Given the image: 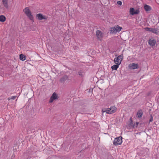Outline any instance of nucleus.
I'll return each instance as SVG.
<instances>
[{
  "instance_id": "nucleus-1",
  "label": "nucleus",
  "mask_w": 159,
  "mask_h": 159,
  "mask_svg": "<svg viewBox=\"0 0 159 159\" xmlns=\"http://www.w3.org/2000/svg\"><path fill=\"white\" fill-rule=\"evenodd\" d=\"M122 29V27L118 25H116L111 28L110 31L112 34H116L119 32Z\"/></svg>"
},
{
  "instance_id": "nucleus-2",
  "label": "nucleus",
  "mask_w": 159,
  "mask_h": 159,
  "mask_svg": "<svg viewBox=\"0 0 159 159\" xmlns=\"http://www.w3.org/2000/svg\"><path fill=\"white\" fill-rule=\"evenodd\" d=\"M116 108L115 107H112L110 108L102 110V112H106L107 114H112L114 113L116 111Z\"/></svg>"
},
{
  "instance_id": "nucleus-3",
  "label": "nucleus",
  "mask_w": 159,
  "mask_h": 159,
  "mask_svg": "<svg viewBox=\"0 0 159 159\" xmlns=\"http://www.w3.org/2000/svg\"><path fill=\"white\" fill-rule=\"evenodd\" d=\"M23 11L30 20H33V17L31 15V12L28 7H26L23 10Z\"/></svg>"
},
{
  "instance_id": "nucleus-4",
  "label": "nucleus",
  "mask_w": 159,
  "mask_h": 159,
  "mask_svg": "<svg viewBox=\"0 0 159 159\" xmlns=\"http://www.w3.org/2000/svg\"><path fill=\"white\" fill-rule=\"evenodd\" d=\"M123 58V54H121L118 56L116 58H115L114 60V63L118 65H120Z\"/></svg>"
},
{
  "instance_id": "nucleus-5",
  "label": "nucleus",
  "mask_w": 159,
  "mask_h": 159,
  "mask_svg": "<svg viewBox=\"0 0 159 159\" xmlns=\"http://www.w3.org/2000/svg\"><path fill=\"white\" fill-rule=\"evenodd\" d=\"M122 137H119L115 138L113 142V144L116 146L120 145L122 142Z\"/></svg>"
},
{
  "instance_id": "nucleus-6",
  "label": "nucleus",
  "mask_w": 159,
  "mask_h": 159,
  "mask_svg": "<svg viewBox=\"0 0 159 159\" xmlns=\"http://www.w3.org/2000/svg\"><path fill=\"white\" fill-rule=\"evenodd\" d=\"M96 35L97 39L101 40L103 36V33L100 30H98L96 31Z\"/></svg>"
},
{
  "instance_id": "nucleus-7",
  "label": "nucleus",
  "mask_w": 159,
  "mask_h": 159,
  "mask_svg": "<svg viewBox=\"0 0 159 159\" xmlns=\"http://www.w3.org/2000/svg\"><path fill=\"white\" fill-rule=\"evenodd\" d=\"M128 68L131 70H135L139 68V65L138 63H130L128 65Z\"/></svg>"
},
{
  "instance_id": "nucleus-8",
  "label": "nucleus",
  "mask_w": 159,
  "mask_h": 159,
  "mask_svg": "<svg viewBox=\"0 0 159 159\" xmlns=\"http://www.w3.org/2000/svg\"><path fill=\"white\" fill-rule=\"evenodd\" d=\"M58 97L57 94L55 92L54 93L50 98L49 101V103L52 102L54 100L57 99H58Z\"/></svg>"
},
{
  "instance_id": "nucleus-9",
  "label": "nucleus",
  "mask_w": 159,
  "mask_h": 159,
  "mask_svg": "<svg viewBox=\"0 0 159 159\" xmlns=\"http://www.w3.org/2000/svg\"><path fill=\"white\" fill-rule=\"evenodd\" d=\"M145 29L147 31H149L156 34H158L159 32L158 30L155 28H146Z\"/></svg>"
},
{
  "instance_id": "nucleus-10",
  "label": "nucleus",
  "mask_w": 159,
  "mask_h": 159,
  "mask_svg": "<svg viewBox=\"0 0 159 159\" xmlns=\"http://www.w3.org/2000/svg\"><path fill=\"white\" fill-rule=\"evenodd\" d=\"M36 17L39 20H42L43 19L47 20V17L45 16H43L41 13L38 14L36 15Z\"/></svg>"
},
{
  "instance_id": "nucleus-11",
  "label": "nucleus",
  "mask_w": 159,
  "mask_h": 159,
  "mask_svg": "<svg viewBox=\"0 0 159 159\" xmlns=\"http://www.w3.org/2000/svg\"><path fill=\"white\" fill-rule=\"evenodd\" d=\"M139 11L138 10H135L133 8H130L129 9V13L131 15H134L138 14Z\"/></svg>"
},
{
  "instance_id": "nucleus-12",
  "label": "nucleus",
  "mask_w": 159,
  "mask_h": 159,
  "mask_svg": "<svg viewBox=\"0 0 159 159\" xmlns=\"http://www.w3.org/2000/svg\"><path fill=\"white\" fill-rule=\"evenodd\" d=\"M156 43V41L153 39H151L149 40L148 43L151 46H153L155 45Z\"/></svg>"
},
{
  "instance_id": "nucleus-13",
  "label": "nucleus",
  "mask_w": 159,
  "mask_h": 159,
  "mask_svg": "<svg viewBox=\"0 0 159 159\" xmlns=\"http://www.w3.org/2000/svg\"><path fill=\"white\" fill-rule=\"evenodd\" d=\"M144 9L146 11H149L151 10V7L149 6L145 5L144 6Z\"/></svg>"
},
{
  "instance_id": "nucleus-14",
  "label": "nucleus",
  "mask_w": 159,
  "mask_h": 159,
  "mask_svg": "<svg viewBox=\"0 0 159 159\" xmlns=\"http://www.w3.org/2000/svg\"><path fill=\"white\" fill-rule=\"evenodd\" d=\"M2 3L4 6L7 9L8 8L7 0H2Z\"/></svg>"
},
{
  "instance_id": "nucleus-15",
  "label": "nucleus",
  "mask_w": 159,
  "mask_h": 159,
  "mask_svg": "<svg viewBox=\"0 0 159 159\" xmlns=\"http://www.w3.org/2000/svg\"><path fill=\"white\" fill-rule=\"evenodd\" d=\"M68 77L66 76H64L61 78L60 79V82L61 83H63L67 79Z\"/></svg>"
},
{
  "instance_id": "nucleus-16",
  "label": "nucleus",
  "mask_w": 159,
  "mask_h": 159,
  "mask_svg": "<svg viewBox=\"0 0 159 159\" xmlns=\"http://www.w3.org/2000/svg\"><path fill=\"white\" fill-rule=\"evenodd\" d=\"M26 56L22 54L20 55V59L21 60L25 61L26 59Z\"/></svg>"
},
{
  "instance_id": "nucleus-17",
  "label": "nucleus",
  "mask_w": 159,
  "mask_h": 159,
  "mask_svg": "<svg viewBox=\"0 0 159 159\" xmlns=\"http://www.w3.org/2000/svg\"><path fill=\"white\" fill-rule=\"evenodd\" d=\"M6 18L3 15H1L0 16V21L2 22H3L6 20Z\"/></svg>"
},
{
  "instance_id": "nucleus-18",
  "label": "nucleus",
  "mask_w": 159,
  "mask_h": 159,
  "mask_svg": "<svg viewBox=\"0 0 159 159\" xmlns=\"http://www.w3.org/2000/svg\"><path fill=\"white\" fill-rule=\"evenodd\" d=\"M119 65L116 64V65H114L111 67V68L113 70H116L119 67Z\"/></svg>"
},
{
  "instance_id": "nucleus-19",
  "label": "nucleus",
  "mask_w": 159,
  "mask_h": 159,
  "mask_svg": "<svg viewBox=\"0 0 159 159\" xmlns=\"http://www.w3.org/2000/svg\"><path fill=\"white\" fill-rule=\"evenodd\" d=\"M138 117L140 118L142 117L143 115V112L142 111H139L137 113Z\"/></svg>"
},
{
  "instance_id": "nucleus-20",
  "label": "nucleus",
  "mask_w": 159,
  "mask_h": 159,
  "mask_svg": "<svg viewBox=\"0 0 159 159\" xmlns=\"http://www.w3.org/2000/svg\"><path fill=\"white\" fill-rule=\"evenodd\" d=\"M16 97V96H13L11 97V98H8V99L10 100V99L14 100Z\"/></svg>"
},
{
  "instance_id": "nucleus-21",
  "label": "nucleus",
  "mask_w": 159,
  "mask_h": 159,
  "mask_svg": "<svg viewBox=\"0 0 159 159\" xmlns=\"http://www.w3.org/2000/svg\"><path fill=\"white\" fill-rule=\"evenodd\" d=\"M117 4L119 6H121L122 4V2L120 1H117Z\"/></svg>"
},
{
  "instance_id": "nucleus-22",
  "label": "nucleus",
  "mask_w": 159,
  "mask_h": 159,
  "mask_svg": "<svg viewBox=\"0 0 159 159\" xmlns=\"http://www.w3.org/2000/svg\"><path fill=\"white\" fill-rule=\"evenodd\" d=\"M153 120V118L152 117H151L150 119L149 120V122H152Z\"/></svg>"
},
{
  "instance_id": "nucleus-23",
  "label": "nucleus",
  "mask_w": 159,
  "mask_h": 159,
  "mask_svg": "<svg viewBox=\"0 0 159 159\" xmlns=\"http://www.w3.org/2000/svg\"><path fill=\"white\" fill-rule=\"evenodd\" d=\"M84 74H80V76L81 75L82 76H84Z\"/></svg>"
},
{
  "instance_id": "nucleus-24",
  "label": "nucleus",
  "mask_w": 159,
  "mask_h": 159,
  "mask_svg": "<svg viewBox=\"0 0 159 159\" xmlns=\"http://www.w3.org/2000/svg\"><path fill=\"white\" fill-rule=\"evenodd\" d=\"M136 124H137V125H138L139 123L138 122H137Z\"/></svg>"
}]
</instances>
